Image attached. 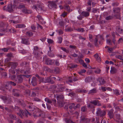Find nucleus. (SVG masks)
<instances>
[{"label": "nucleus", "instance_id": "4468645a", "mask_svg": "<svg viewBox=\"0 0 123 123\" xmlns=\"http://www.w3.org/2000/svg\"><path fill=\"white\" fill-rule=\"evenodd\" d=\"M12 92L13 93L12 95L14 96L17 97L19 96V93L20 91L19 90L13 89Z\"/></svg>", "mask_w": 123, "mask_h": 123}, {"label": "nucleus", "instance_id": "a18cd8bd", "mask_svg": "<svg viewBox=\"0 0 123 123\" xmlns=\"http://www.w3.org/2000/svg\"><path fill=\"white\" fill-rule=\"evenodd\" d=\"M76 30L79 32H83L84 31V28H79L76 29Z\"/></svg>", "mask_w": 123, "mask_h": 123}, {"label": "nucleus", "instance_id": "603ef678", "mask_svg": "<svg viewBox=\"0 0 123 123\" xmlns=\"http://www.w3.org/2000/svg\"><path fill=\"white\" fill-rule=\"evenodd\" d=\"M54 71L56 73H59V69L58 68H56L54 69Z\"/></svg>", "mask_w": 123, "mask_h": 123}, {"label": "nucleus", "instance_id": "3c124183", "mask_svg": "<svg viewBox=\"0 0 123 123\" xmlns=\"http://www.w3.org/2000/svg\"><path fill=\"white\" fill-rule=\"evenodd\" d=\"M87 108L86 106H83L81 108V111L83 112H85Z\"/></svg>", "mask_w": 123, "mask_h": 123}, {"label": "nucleus", "instance_id": "9b49d317", "mask_svg": "<svg viewBox=\"0 0 123 123\" xmlns=\"http://www.w3.org/2000/svg\"><path fill=\"white\" fill-rule=\"evenodd\" d=\"M34 50H33V54L36 57H37V55H39L38 52L39 50L38 47L37 46L34 47Z\"/></svg>", "mask_w": 123, "mask_h": 123}, {"label": "nucleus", "instance_id": "f03ea898", "mask_svg": "<svg viewBox=\"0 0 123 123\" xmlns=\"http://www.w3.org/2000/svg\"><path fill=\"white\" fill-rule=\"evenodd\" d=\"M29 63L26 62H22L20 64V65L21 66H27L26 67V70H21V69L19 68H18V69H16L15 70L18 73H19V72H20L21 73L24 74H29L30 73V68L28 66L29 65Z\"/></svg>", "mask_w": 123, "mask_h": 123}, {"label": "nucleus", "instance_id": "37998d69", "mask_svg": "<svg viewBox=\"0 0 123 123\" xmlns=\"http://www.w3.org/2000/svg\"><path fill=\"white\" fill-rule=\"evenodd\" d=\"M93 37L92 35L91 34L89 35V38L90 42H92L93 41Z\"/></svg>", "mask_w": 123, "mask_h": 123}, {"label": "nucleus", "instance_id": "aec40b11", "mask_svg": "<svg viewBox=\"0 0 123 123\" xmlns=\"http://www.w3.org/2000/svg\"><path fill=\"white\" fill-rule=\"evenodd\" d=\"M120 116V115L119 114H116L115 120L117 123L119 122V121L121 119Z\"/></svg>", "mask_w": 123, "mask_h": 123}, {"label": "nucleus", "instance_id": "0eeeda50", "mask_svg": "<svg viewBox=\"0 0 123 123\" xmlns=\"http://www.w3.org/2000/svg\"><path fill=\"white\" fill-rule=\"evenodd\" d=\"M120 8L118 7L114 8L113 10V11L114 13H117V14H115L114 15V16L118 19H119L120 18Z\"/></svg>", "mask_w": 123, "mask_h": 123}, {"label": "nucleus", "instance_id": "49530a36", "mask_svg": "<svg viewBox=\"0 0 123 123\" xmlns=\"http://www.w3.org/2000/svg\"><path fill=\"white\" fill-rule=\"evenodd\" d=\"M22 12L25 13H29L30 12V11L26 9H23Z\"/></svg>", "mask_w": 123, "mask_h": 123}, {"label": "nucleus", "instance_id": "393cba45", "mask_svg": "<svg viewBox=\"0 0 123 123\" xmlns=\"http://www.w3.org/2000/svg\"><path fill=\"white\" fill-rule=\"evenodd\" d=\"M97 92V91L96 88H94L90 90L88 94H92L94 93H96Z\"/></svg>", "mask_w": 123, "mask_h": 123}, {"label": "nucleus", "instance_id": "f3484780", "mask_svg": "<svg viewBox=\"0 0 123 123\" xmlns=\"http://www.w3.org/2000/svg\"><path fill=\"white\" fill-rule=\"evenodd\" d=\"M31 84L33 86H35L37 85V80L36 78L34 77H33L31 81Z\"/></svg>", "mask_w": 123, "mask_h": 123}, {"label": "nucleus", "instance_id": "13d9d810", "mask_svg": "<svg viewBox=\"0 0 123 123\" xmlns=\"http://www.w3.org/2000/svg\"><path fill=\"white\" fill-rule=\"evenodd\" d=\"M123 42V38L121 37L120 38L118 41V43L119 44L120 43Z\"/></svg>", "mask_w": 123, "mask_h": 123}, {"label": "nucleus", "instance_id": "bb28decb", "mask_svg": "<svg viewBox=\"0 0 123 123\" xmlns=\"http://www.w3.org/2000/svg\"><path fill=\"white\" fill-rule=\"evenodd\" d=\"M92 80V78L90 76L86 77L85 79V82L86 83L90 82Z\"/></svg>", "mask_w": 123, "mask_h": 123}, {"label": "nucleus", "instance_id": "423d86ee", "mask_svg": "<svg viewBox=\"0 0 123 123\" xmlns=\"http://www.w3.org/2000/svg\"><path fill=\"white\" fill-rule=\"evenodd\" d=\"M106 112L104 110L102 111L100 108L97 109L96 112L97 115L100 117L104 116L106 114Z\"/></svg>", "mask_w": 123, "mask_h": 123}, {"label": "nucleus", "instance_id": "864d4df0", "mask_svg": "<svg viewBox=\"0 0 123 123\" xmlns=\"http://www.w3.org/2000/svg\"><path fill=\"white\" fill-rule=\"evenodd\" d=\"M1 74L2 76L6 77L7 75V73L5 72H1Z\"/></svg>", "mask_w": 123, "mask_h": 123}, {"label": "nucleus", "instance_id": "72a5a7b5", "mask_svg": "<svg viewBox=\"0 0 123 123\" xmlns=\"http://www.w3.org/2000/svg\"><path fill=\"white\" fill-rule=\"evenodd\" d=\"M6 89L8 90H9L10 91L12 89V86L10 84H8L7 83V84L6 85Z\"/></svg>", "mask_w": 123, "mask_h": 123}, {"label": "nucleus", "instance_id": "7c9ffc66", "mask_svg": "<svg viewBox=\"0 0 123 123\" xmlns=\"http://www.w3.org/2000/svg\"><path fill=\"white\" fill-rule=\"evenodd\" d=\"M116 30L117 32L120 33H122L123 32V30L122 29H121L120 27L117 26L116 28Z\"/></svg>", "mask_w": 123, "mask_h": 123}, {"label": "nucleus", "instance_id": "09e8293b", "mask_svg": "<svg viewBox=\"0 0 123 123\" xmlns=\"http://www.w3.org/2000/svg\"><path fill=\"white\" fill-rule=\"evenodd\" d=\"M36 76L39 79H40V81L41 82H43L44 79L43 78H41L38 74H36Z\"/></svg>", "mask_w": 123, "mask_h": 123}, {"label": "nucleus", "instance_id": "cd10ccee", "mask_svg": "<svg viewBox=\"0 0 123 123\" xmlns=\"http://www.w3.org/2000/svg\"><path fill=\"white\" fill-rule=\"evenodd\" d=\"M90 102V103L93 104L95 105H99V101L98 100H94L91 101Z\"/></svg>", "mask_w": 123, "mask_h": 123}, {"label": "nucleus", "instance_id": "f704fd0d", "mask_svg": "<svg viewBox=\"0 0 123 123\" xmlns=\"http://www.w3.org/2000/svg\"><path fill=\"white\" fill-rule=\"evenodd\" d=\"M73 76H69V77L68 79V81H66L67 83H73Z\"/></svg>", "mask_w": 123, "mask_h": 123}, {"label": "nucleus", "instance_id": "1a4fd4ad", "mask_svg": "<svg viewBox=\"0 0 123 123\" xmlns=\"http://www.w3.org/2000/svg\"><path fill=\"white\" fill-rule=\"evenodd\" d=\"M58 1L57 0L55 1V2L53 1H48V3H49L48 5V6L49 7L50 6L52 8H57V6L55 2H58Z\"/></svg>", "mask_w": 123, "mask_h": 123}, {"label": "nucleus", "instance_id": "2f4dec72", "mask_svg": "<svg viewBox=\"0 0 123 123\" xmlns=\"http://www.w3.org/2000/svg\"><path fill=\"white\" fill-rule=\"evenodd\" d=\"M98 36H98V35H97L96 37L95 38L94 40V41L95 44V45L96 46H98L97 43L98 40L97 38H98H98L99 37H98Z\"/></svg>", "mask_w": 123, "mask_h": 123}, {"label": "nucleus", "instance_id": "c85d7f7f", "mask_svg": "<svg viewBox=\"0 0 123 123\" xmlns=\"http://www.w3.org/2000/svg\"><path fill=\"white\" fill-rule=\"evenodd\" d=\"M25 27V25L23 24H17L16 25V28H24Z\"/></svg>", "mask_w": 123, "mask_h": 123}, {"label": "nucleus", "instance_id": "39448f33", "mask_svg": "<svg viewBox=\"0 0 123 123\" xmlns=\"http://www.w3.org/2000/svg\"><path fill=\"white\" fill-rule=\"evenodd\" d=\"M4 11L8 12H11L13 11V6L11 4H8L7 7L6 6H4L3 8Z\"/></svg>", "mask_w": 123, "mask_h": 123}, {"label": "nucleus", "instance_id": "20e7f679", "mask_svg": "<svg viewBox=\"0 0 123 123\" xmlns=\"http://www.w3.org/2000/svg\"><path fill=\"white\" fill-rule=\"evenodd\" d=\"M19 112V113H18V114L20 116L21 118L22 117V115L26 117H28V115L30 116L31 115V113L26 110L24 111L20 110Z\"/></svg>", "mask_w": 123, "mask_h": 123}, {"label": "nucleus", "instance_id": "a19ab883", "mask_svg": "<svg viewBox=\"0 0 123 123\" xmlns=\"http://www.w3.org/2000/svg\"><path fill=\"white\" fill-rule=\"evenodd\" d=\"M75 104L74 103H72L70 104L69 105V108L71 109H72L73 108L74 109V107Z\"/></svg>", "mask_w": 123, "mask_h": 123}, {"label": "nucleus", "instance_id": "9d476101", "mask_svg": "<svg viewBox=\"0 0 123 123\" xmlns=\"http://www.w3.org/2000/svg\"><path fill=\"white\" fill-rule=\"evenodd\" d=\"M30 38H22L21 43L26 45H29L30 44Z\"/></svg>", "mask_w": 123, "mask_h": 123}, {"label": "nucleus", "instance_id": "c03bdc74", "mask_svg": "<svg viewBox=\"0 0 123 123\" xmlns=\"http://www.w3.org/2000/svg\"><path fill=\"white\" fill-rule=\"evenodd\" d=\"M45 101L49 104H51L52 103V101L48 98H46L45 99Z\"/></svg>", "mask_w": 123, "mask_h": 123}, {"label": "nucleus", "instance_id": "052dcab7", "mask_svg": "<svg viewBox=\"0 0 123 123\" xmlns=\"http://www.w3.org/2000/svg\"><path fill=\"white\" fill-rule=\"evenodd\" d=\"M61 49L63 51L67 53L68 52V50H67L65 48L61 47Z\"/></svg>", "mask_w": 123, "mask_h": 123}, {"label": "nucleus", "instance_id": "4c0bfd02", "mask_svg": "<svg viewBox=\"0 0 123 123\" xmlns=\"http://www.w3.org/2000/svg\"><path fill=\"white\" fill-rule=\"evenodd\" d=\"M107 43V44L109 45H112V42L111 40L110 39H107L106 40Z\"/></svg>", "mask_w": 123, "mask_h": 123}, {"label": "nucleus", "instance_id": "c756f323", "mask_svg": "<svg viewBox=\"0 0 123 123\" xmlns=\"http://www.w3.org/2000/svg\"><path fill=\"white\" fill-rule=\"evenodd\" d=\"M78 66L77 64H69L68 67L70 69H72L77 67Z\"/></svg>", "mask_w": 123, "mask_h": 123}, {"label": "nucleus", "instance_id": "f257e3e1", "mask_svg": "<svg viewBox=\"0 0 123 123\" xmlns=\"http://www.w3.org/2000/svg\"><path fill=\"white\" fill-rule=\"evenodd\" d=\"M29 105L28 106V110L29 111L32 112L34 111L33 112V116L35 117H43V113L40 114V112H38V109L35 106L33 105V103H28Z\"/></svg>", "mask_w": 123, "mask_h": 123}, {"label": "nucleus", "instance_id": "79ce46f5", "mask_svg": "<svg viewBox=\"0 0 123 123\" xmlns=\"http://www.w3.org/2000/svg\"><path fill=\"white\" fill-rule=\"evenodd\" d=\"M7 83L8 84H10V85H12L15 86L16 85V84L14 82L11 81H9L7 82Z\"/></svg>", "mask_w": 123, "mask_h": 123}, {"label": "nucleus", "instance_id": "de8ad7c7", "mask_svg": "<svg viewBox=\"0 0 123 123\" xmlns=\"http://www.w3.org/2000/svg\"><path fill=\"white\" fill-rule=\"evenodd\" d=\"M18 8L19 9L24 8H25V6L24 4H20L18 5Z\"/></svg>", "mask_w": 123, "mask_h": 123}, {"label": "nucleus", "instance_id": "412c9836", "mask_svg": "<svg viewBox=\"0 0 123 123\" xmlns=\"http://www.w3.org/2000/svg\"><path fill=\"white\" fill-rule=\"evenodd\" d=\"M117 69L114 67H111L110 71L111 74H115L117 72Z\"/></svg>", "mask_w": 123, "mask_h": 123}, {"label": "nucleus", "instance_id": "c9c22d12", "mask_svg": "<svg viewBox=\"0 0 123 123\" xmlns=\"http://www.w3.org/2000/svg\"><path fill=\"white\" fill-rule=\"evenodd\" d=\"M0 98L5 101H6L7 99V97L6 96L1 95H0Z\"/></svg>", "mask_w": 123, "mask_h": 123}, {"label": "nucleus", "instance_id": "2eb2a0df", "mask_svg": "<svg viewBox=\"0 0 123 123\" xmlns=\"http://www.w3.org/2000/svg\"><path fill=\"white\" fill-rule=\"evenodd\" d=\"M64 98L63 95L62 94H59L57 95L56 98L57 100V102L60 104V102L63 100Z\"/></svg>", "mask_w": 123, "mask_h": 123}, {"label": "nucleus", "instance_id": "6ab92c4d", "mask_svg": "<svg viewBox=\"0 0 123 123\" xmlns=\"http://www.w3.org/2000/svg\"><path fill=\"white\" fill-rule=\"evenodd\" d=\"M89 121V119L85 117H83L81 118L80 121L81 123H88Z\"/></svg>", "mask_w": 123, "mask_h": 123}, {"label": "nucleus", "instance_id": "680f3d73", "mask_svg": "<svg viewBox=\"0 0 123 123\" xmlns=\"http://www.w3.org/2000/svg\"><path fill=\"white\" fill-rule=\"evenodd\" d=\"M9 48H3L1 49V50H2L3 51H4V52H7L9 49Z\"/></svg>", "mask_w": 123, "mask_h": 123}, {"label": "nucleus", "instance_id": "e2e57ef3", "mask_svg": "<svg viewBox=\"0 0 123 123\" xmlns=\"http://www.w3.org/2000/svg\"><path fill=\"white\" fill-rule=\"evenodd\" d=\"M37 7H38L37 5H34L33 6H32V9H35L37 11Z\"/></svg>", "mask_w": 123, "mask_h": 123}, {"label": "nucleus", "instance_id": "473e14b6", "mask_svg": "<svg viewBox=\"0 0 123 123\" xmlns=\"http://www.w3.org/2000/svg\"><path fill=\"white\" fill-rule=\"evenodd\" d=\"M101 69H100L97 68H96V69L94 70V72L95 74H99L101 73Z\"/></svg>", "mask_w": 123, "mask_h": 123}, {"label": "nucleus", "instance_id": "a211bd4d", "mask_svg": "<svg viewBox=\"0 0 123 123\" xmlns=\"http://www.w3.org/2000/svg\"><path fill=\"white\" fill-rule=\"evenodd\" d=\"M113 110L111 109L110 111H109L108 112V115L111 118H112L113 117Z\"/></svg>", "mask_w": 123, "mask_h": 123}, {"label": "nucleus", "instance_id": "774afa93", "mask_svg": "<svg viewBox=\"0 0 123 123\" xmlns=\"http://www.w3.org/2000/svg\"><path fill=\"white\" fill-rule=\"evenodd\" d=\"M80 104H77L74 107V109H75L77 108H78L80 107Z\"/></svg>", "mask_w": 123, "mask_h": 123}, {"label": "nucleus", "instance_id": "338daca9", "mask_svg": "<svg viewBox=\"0 0 123 123\" xmlns=\"http://www.w3.org/2000/svg\"><path fill=\"white\" fill-rule=\"evenodd\" d=\"M47 42L49 44L52 43L53 41V40L50 39H47Z\"/></svg>", "mask_w": 123, "mask_h": 123}, {"label": "nucleus", "instance_id": "bf43d9fd", "mask_svg": "<svg viewBox=\"0 0 123 123\" xmlns=\"http://www.w3.org/2000/svg\"><path fill=\"white\" fill-rule=\"evenodd\" d=\"M55 62V65L56 66H58L60 64L58 60H56Z\"/></svg>", "mask_w": 123, "mask_h": 123}, {"label": "nucleus", "instance_id": "5fc2aeb1", "mask_svg": "<svg viewBox=\"0 0 123 123\" xmlns=\"http://www.w3.org/2000/svg\"><path fill=\"white\" fill-rule=\"evenodd\" d=\"M65 8L68 12H70V7L69 6L67 5L66 6Z\"/></svg>", "mask_w": 123, "mask_h": 123}, {"label": "nucleus", "instance_id": "58836bf2", "mask_svg": "<svg viewBox=\"0 0 123 123\" xmlns=\"http://www.w3.org/2000/svg\"><path fill=\"white\" fill-rule=\"evenodd\" d=\"M9 22L11 23H13V24H17L19 22V21L18 20H11L9 21Z\"/></svg>", "mask_w": 123, "mask_h": 123}, {"label": "nucleus", "instance_id": "ea45409f", "mask_svg": "<svg viewBox=\"0 0 123 123\" xmlns=\"http://www.w3.org/2000/svg\"><path fill=\"white\" fill-rule=\"evenodd\" d=\"M114 93V94L117 95H120V94L119 91L117 89L113 90Z\"/></svg>", "mask_w": 123, "mask_h": 123}, {"label": "nucleus", "instance_id": "f8f14e48", "mask_svg": "<svg viewBox=\"0 0 123 123\" xmlns=\"http://www.w3.org/2000/svg\"><path fill=\"white\" fill-rule=\"evenodd\" d=\"M52 77H51V76H50L49 77H47L45 79V81H44V79L43 82L45 83H49L51 84H53L54 83V81L53 80H52L51 79Z\"/></svg>", "mask_w": 123, "mask_h": 123}, {"label": "nucleus", "instance_id": "5701e85b", "mask_svg": "<svg viewBox=\"0 0 123 123\" xmlns=\"http://www.w3.org/2000/svg\"><path fill=\"white\" fill-rule=\"evenodd\" d=\"M18 102L19 105H21L23 106H25L26 105L24 101L22 99L18 100Z\"/></svg>", "mask_w": 123, "mask_h": 123}, {"label": "nucleus", "instance_id": "0e129e2a", "mask_svg": "<svg viewBox=\"0 0 123 123\" xmlns=\"http://www.w3.org/2000/svg\"><path fill=\"white\" fill-rule=\"evenodd\" d=\"M69 48L72 49H75L77 47L75 46L70 45L69 46Z\"/></svg>", "mask_w": 123, "mask_h": 123}, {"label": "nucleus", "instance_id": "4be33fe9", "mask_svg": "<svg viewBox=\"0 0 123 123\" xmlns=\"http://www.w3.org/2000/svg\"><path fill=\"white\" fill-rule=\"evenodd\" d=\"M98 81L99 83V84L100 85H103L105 83V81L104 80V79L102 78H99L98 80Z\"/></svg>", "mask_w": 123, "mask_h": 123}, {"label": "nucleus", "instance_id": "6e6552de", "mask_svg": "<svg viewBox=\"0 0 123 123\" xmlns=\"http://www.w3.org/2000/svg\"><path fill=\"white\" fill-rule=\"evenodd\" d=\"M23 75H17L15 79V81L16 83L20 84L23 81Z\"/></svg>", "mask_w": 123, "mask_h": 123}, {"label": "nucleus", "instance_id": "b1692460", "mask_svg": "<svg viewBox=\"0 0 123 123\" xmlns=\"http://www.w3.org/2000/svg\"><path fill=\"white\" fill-rule=\"evenodd\" d=\"M89 13L87 12L83 11L81 12L82 15L85 17H88L89 15Z\"/></svg>", "mask_w": 123, "mask_h": 123}, {"label": "nucleus", "instance_id": "a878e982", "mask_svg": "<svg viewBox=\"0 0 123 123\" xmlns=\"http://www.w3.org/2000/svg\"><path fill=\"white\" fill-rule=\"evenodd\" d=\"M25 94L27 97H29L30 96L31 91L29 90H26L25 92Z\"/></svg>", "mask_w": 123, "mask_h": 123}, {"label": "nucleus", "instance_id": "7ed1b4c3", "mask_svg": "<svg viewBox=\"0 0 123 123\" xmlns=\"http://www.w3.org/2000/svg\"><path fill=\"white\" fill-rule=\"evenodd\" d=\"M54 88H55V90L56 92H59L64 91V86H63L61 84H57L56 86H53Z\"/></svg>", "mask_w": 123, "mask_h": 123}, {"label": "nucleus", "instance_id": "dca6fc26", "mask_svg": "<svg viewBox=\"0 0 123 123\" xmlns=\"http://www.w3.org/2000/svg\"><path fill=\"white\" fill-rule=\"evenodd\" d=\"M18 65V63L16 62H10L8 64V65L12 69L15 68Z\"/></svg>", "mask_w": 123, "mask_h": 123}, {"label": "nucleus", "instance_id": "4d7b16f0", "mask_svg": "<svg viewBox=\"0 0 123 123\" xmlns=\"http://www.w3.org/2000/svg\"><path fill=\"white\" fill-rule=\"evenodd\" d=\"M37 6L39 8V9H40V10H43L44 7L43 6H42L41 5H39L38 4H37Z\"/></svg>", "mask_w": 123, "mask_h": 123}, {"label": "nucleus", "instance_id": "e433bc0d", "mask_svg": "<svg viewBox=\"0 0 123 123\" xmlns=\"http://www.w3.org/2000/svg\"><path fill=\"white\" fill-rule=\"evenodd\" d=\"M26 34L27 36L29 37H31L33 36V33L31 31H28L26 33Z\"/></svg>", "mask_w": 123, "mask_h": 123}, {"label": "nucleus", "instance_id": "6e6d98bb", "mask_svg": "<svg viewBox=\"0 0 123 123\" xmlns=\"http://www.w3.org/2000/svg\"><path fill=\"white\" fill-rule=\"evenodd\" d=\"M58 43H61L62 42L63 38L61 37H59L58 38Z\"/></svg>", "mask_w": 123, "mask_h": 123}, {"label": "nucleus", "instance_id": "ddd939ff", "mask_svg": "<svg viewBox=\"0 0 123 123\" xmlns=\"http://www.w3.org/2000/svg\"><path fill=\"white\" fill-rule=\"evenodd\" d=\"M55 62V60H53L47 58L45 62V63L47 65H52Z\"/></svg>", "mask_w": 123, "mask_h": 123}, {"label": "nucleus", "instance_id": "8fccbe9b", "mask_svg": "<svg viewBox=\"0 0 123 123\" xmlns=\"http://www.w3.org/2000/svg\"><path fill=\"white\" fill-rule=\"evenodd\" d=\"M56 31L58 33L59 35L62 34L63 33V31L61 30H56Z\"/></svg>", "mask_w": 123, "mask_h": 123}, {"label": "nucleus", "instance_id": "69168bd1", "mask_svg": "<svg viewBox=\"0 0 123 123\" xmlns=\"http://www.w3.org/2000/svg\"><path fill=\"white\" fill-rule=\"evenodd\" d=\"M73 83L74 82H75L78 80V79H77L76 77L73 76Z\"/></svg>", "mask_w": 123, "mask_h": 123}]
</instances>
